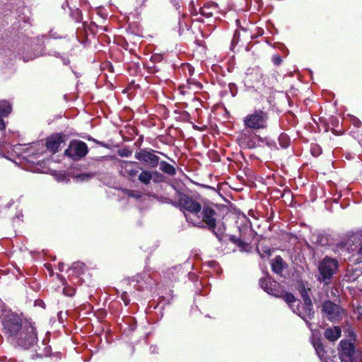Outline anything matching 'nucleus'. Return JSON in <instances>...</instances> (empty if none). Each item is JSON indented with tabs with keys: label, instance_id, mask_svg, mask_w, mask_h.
<instances>
[{
	"label": "nucleus",
	"instance_id": "f257e3e1",
	"mask_svg": "<svg viewBox=\"0 0 362 362\" xmlns=\"http://www.w3.org/2000/svg\"><path fill=\"white\" fill-rule=\"evenodd\" d=\"M178 204L182 211H187L185 216L188 223L200 228H207L219 241L223 240L226 226L223 223H217L218 214L211 204L201 202L192 196L181 193Z\"/></svg>",
	"mask_w": 362,
	"mask_h": 362
},
{
	"label": "nucleus",
	"instance_id": "f03ea898",
	"mask_svg": "<svg viewBox=\"0 0 362 362\" xmlns=\"http://www.w3.org/2000/svg\"><path fill=\"white\" fill-rule=\"evenodd\" d=\"M13 343L28 349L36 344L37 341V331L30 322H24V327L10 339Z\"/></svg>",
	"mask_w": 362,
	"mask_h": 362
},
{
	"label": "nucleus",
	"instance_id": "7ed1b4c3",
	"mask_svg": "<svg viewBox=\"0 0 362 362\" xmlns=\"http://www.w3.org/2000/svg\"><path fill=\"white\" fill-rule=\"evenodd\" d=\"M6 334L11 339L24 327V322L20 315L11 310H4L1 316Z\"/></svg>",
	"mask_w": 362,
	"mask_h": 362
},
{
	"label": "nucleus",
	"instance_id": "20e7f679",
	"mask_svg": "<svg viewBox=\"0 0 362 362\" xmlns=\"http://www.w3.org/2000/svg\"><path fill=\"white\" fill-rule=\"evenodd\" d=\"M338 267L339 262L336 259L325 257L319 262L317 267L319 276L317 280L325 285L329 284Z\"/></svg>",
	"mask_w": 362,
	"mask_h": 362
},
{
	"label": "nucleus",
	"instance_id": "39448f33",
	"mask_svg": "<svg viewBox=\"0 0 362 362\" xmlns=\"http://www.w3.org/2000/svg\"><path fill=\"white\" fill-rule=\"evenodd\" d=\"M339 356L341 362H362V351L347 340L339 343Z\"/></svg>",
	"mask_w": 362,
	"mask_h": 362
},
{
	"label": "nucleus",
	"instance_id": "423d86ee",
	"mask_svg": "<svg viewBox=\"0 0 362 362\" xmlns=\"http://www.w3.org/2000/svg\"><path fill=\"white\" fill-rule=\"evenodd\" d=\"M268 115L262 110H256L244 118L245 127L252 129H265L267 127Z\"/></svg>",
	"mask_w": 362,
	"mask_h": 362
},
{
	"label": "nucleus",
	"instance_id": "0eeeda50",
	"mask_svg": "<svg viewBox=\"0 0 362 362\" xmlns=\"http://www.w3.org/2000/svg\"><path fill=\"white\" fill-rule=\"evenodd\" d=\"M322 316L331 322H339L343 317L344 310L331 300H325L322 304Z\"/></svg>",
	"mask_w": 362,
	"mask_h": 362
},
{
	"label": "nucleus",
	"instance_id": "6e6552de",
	"mask_svg": "<svg viewBox=\"0 0 362 362\" xmlns=\"http://www.w3.org/2000/svg\"><path fill=\"white\" fill-rule=\"evenodd\" d=\"M156 152L151 148H141L135 152L134 158L144 165L155 168L160 162V158L155 154Z\"/></svg>",
	"mask_w": 362,
	"mask_h": 362
},
{
	"label": "nucleus",
	"instance_id": "1a4fd4ad",
	"mask_svg": "<svg viewBox=\"0 0 362 362\" xmlns=\"http://www.w3.org/2000/svg\"><path fill=\"white\" fill-rule=\"evenodd\" d=\"M88 152V148L85 142L74 140L70 142L64 153L73 160H78L86 156Z\"/></svg>",
	"mask_w": 362,
	"mask_h": 362
},
{
	"label": "nucleus",
	"instance_id": "9d476101",
	"mask_svg": "<svg viewBox=\"0 0 362 362\" xmlns=\"http://www.w3.org/2000/svg\"><path fill=\"white\" fill-rule=\"evenodd\" d=\"M310 288H306L303 283H300L298 285V291L300 294L301 298L303 300V305L302 308L305 309V313L306 315V320H312L315 315V311L312 300L310 299L309 291Z\"/></svg>",
	"mask_w": 362,
	"mask_h": 362
},
{
	"label": "nucleus",
	"instance_id": "9b49d317",
	"mask_svg": "<svg viewBox=\"0 0 362 362\" xmlns=\"http://www.w3.org/2000/svg\"><path fill=\"white\" fill-rule=\"evenodd\" d=\"M284 299L291 308L293 312L300 317L305 322L307 326L310 327L311 326V323L306 320L305 313H303L300 310V302L296 300L295 296L292 293H286L284 296Z\"/></svg>",
	"mask_w": 362,
	"mask_h": 362
},
{
	"label": "nucleus",
	"instance_id": "f8f14e48",
	"mask_svg": "<svg viewBox=\"0 0 362 362\" xmlns=\"http://www.w3.org/2000/svg\"><path fill=\"white\" fill-rule=\"evenodd\" d=\"M132 281H136V284L134 285L137 290L141 291L145 288H151L153 285L154 281L147 271H144L141 274H137L132 278Z\"/></svg>",
	"mask_w": 362,
	"mask_h": 362
},
{
	"label": "nucleus",
	"instance_id": "ddd939ff",
	"mask_svg": "<svg viewBox=\"0 0 362 362\" xmlns=\"http://www.w3.org/2000/svg\"><path fill=\"white\" fill-rule=\"evenodd\" d=\"M135 164L136 162L119 160V174L129 179L134 177L138 173V170L134 167Z\"/></svg>",
	"mask_w": 362,
	"mask_h": 362
},
{
	"label": "nucleus",
	"instance_id": "4468645a",
	"mask_svg": "<svg viewBox=\"0 0 362 362\" xmlns=\"http://www.w3.org/2000/svg\"><path fill=\"white\" fill-rule=\"evenodd\" d=\"M259 286L267 293L274 296H279L280 291L278 289V284L270 278L260 279Z\"/></svg>",
	"mask_w": 362,
	"mask_h": 362
},
{
	"label": "nucleus",
	"instance_id": "2eb2a0df",
	"mask_svg": "<svg viewBox=\"0 0 362 362\" xmlns=\"http://www.w3.org/2000/svg\"><path fill=\"white\" fill-rule=\"evenodd\" d=\"M63 142L61 135L54 134L47 139L46 146L52 153L58 151L60 144Z\"/></svg>",
	"mask_w": 362,
	"mask_h": 362
},
{
	"label": "nucleus",
	"instance_id": "dca6fc26",
	"mask_svg": "<svg viewBox=\"0 0 362 362\" xmlns=\"http://www.w3.org/2000/svg\"><path fill=\"white\" fill-rule=\"evenodd\" d=\"M324 335L329 341H335L341 336V328L339 326L327 328L325 330Z\"/></svg>",
	"mask_w": 362,
	"mask_h": 362
},
{
	"label": "nucleus",
	"instance_id": "f3484780",
	"mask_svg": "<svg viewBox=\"0 0 362 362\" xmlns=\"http://www.w3.org/2000/svg\"><path fill=\"white\" fill-rule=\"evenodd\" d=\"M153 175H156V177H161V175L158 171L151 172L145 170H142V172L139 174L138 179L141 183L148 185L150 184Z\"/></svg>",
	"mask_w": 362,
	"mask_h": 362
},
{
	"label": "nucleus",
	"instance_id": "a211bd4d",
	"mask_svg": "<svg viewBox=\"0 0 362 362\" xmlns=\"http://www.w3.org/2000/svg\"><path fill=\"white\" fill-rule=\"evenodd\" d=\"M272 269L274 272L281 274L284 269V262L280 256H276L272 263Z\"/></svg>",
	"mask_w": 362,
	"mask_h": 362
},
{
	"label": "nucleus",
	"instance_id": "6ab92c4d",
	"mask_svg": "<svg viewBox=\"0 0 362 362\" xmlns=\"http://www.w3.org/2000/svg\"><path fill=\"white\" fill-rule=\"evenodd\" d=\"M160 170L165 174L173 176L176 174L175 168L165 160H161L158 163Z\"/></svg>",
	"mask_w": 362,
	"mask_h": 362
},
{
	"label": "nucleus",
	"instance_id": "aec40b11",
	"mask_svg": "<svg viewBox=\"0 0 362 362\" xmlns=\"http://www.w3.org/2000/svg\"><path fill=\"white\" fill-rule=\"evenodd\" d=\"M313 347L315 349V351L318 356V357L320 358L322 361H326V357H325V351L324 349L323 345L320 340L316 339L314 340L313 342Z\"/></svg>",
	"mask_w": 362,
	"mask_h": 362
},
{
	"label": "nucleus",
	"instance_id": "412c9836",
	"mask_svg": "<svg viewBox=\"0 0 362 362\" xmlns=\"http://www.w3.org/2000/svg\"><path fill=\"white\" fill-rule=\"evenodd\" d=\"M11 109V105L8 101H0V117L8 116Z\"/></svg>",
	"mask_w": 362,
	"mask_h": 362
},
{
	"label": "nucleus",
	"instance_id": "4be33fe9",
	"mask_svg": "<svg viewBox=\"0 0 362 362\" xmlns=\"http://www.w3.org/2000/svg\"><path fill=\"white\" fill-rule=\"evenodd\" d=\"M216 5H205L199 8V13L202 16L206 18H209L213 16L214 11L216 10Z\"/></svg>",
	"mask_w": 362,
	"mask_h": 362
},
{
	"label": "nucleus",
	"instance_id": "5701e85b",
	"mask_svg": "<svg viewBox=\"0 0 362 362\" xmlns=\"http://www.w3.org/2000/svg\"><path fill=\"white\" fill-rule=\"evenodd\" d=\"M278 141H279V145L284 148H286L288 147L289 144H290V138L289 136L285 134V133H281L279 136V139H278Z\"/></svg>",
	"mask_w": 362,
	"mask_h": 362
},
{
	"label": "nucleus",
	"instance_id": "b1692460",
	"mask_svg": "<svg viewBox=\"0 0 362 362\" xmlns=\"http://www.w3.org/2000/svg\"><path fill=\"white\" fill-rule=\"evenodd\" d=\"M230 240L238 245L239 247H240L243 250H245L247 247V243L244 242L240 238H236L235 235H230Z\"/></svg>",
	"mask_w": 362,
	"mask_h": 362
},
{
	"label": "nucleus",
	"instance_id": "393cba45",
	"mask_svg": "<svg viewBox=\"0 0 362 362\" xmlns=\"http://www.w3.org/2000/svg\"><path fill=\"white\" fill-rule=\"evenodd\" d=\"M350 240L353 243H359L357 252L358 255L362 258V241H361V235L358 234L354 235L353 236H351Z\"/></svg>",
	"mask_w": 362,
	"mask_h": 362
},
{
	"label": "nucleus",
	"instance_id": "a878e982",
	"mask_svg": "<svg viewBox=\"0 0 362 362\" xmlns=\"http://www.w3.org/2000/svg\"><path fill=\"white\" fill-rule=\"evenodd\" d=\"M83 267L84 264L83 263L74 262L72 264V267L69 269V270H73L76 274L78 275L83 272Z\"/></svg>",
	"mask_w": 362,
	"mask_h": 362
},
{
	"label": "nucleus",
	"instance_id": "bb28decb",
	"mask_svg": "<svg viewBox=\"0 0 362 362\" xmlns=\"http://www.w3.org/2000/svg\"><path fill=\"white\" fill-rule=\"evenodd\" d=\"M118 156L121 157H129L132 154V151L129 148H124L118 150L117 151Z\"/></svg>",
	"mask_w": 362,
	"mask_h": 362
},
{
	"label": "nucleus",
	"instance_id": "cd10ccee",
	"mask_svg": "<svg viewBox=\"0 0 362 362\" xmlns=\"http://www.w3.org/2000/svg\"><path fill=\"white\" fill-rule=\"evenodd\" d=\"M313 237L315 238L316 243H319L321 245H325L327 243V239L322 234H317L316 235H313Z\"/></svg>",
	"mask_w": 362,
	"mask_h": 362
},
{
	"label": "nucleus",
	"instance_id": "c85d7f7f",
	"mask_svg": "<svg viewBox=\"0 0 362 362\" xmlns=\"http://www.w3.org/2000/svg\"><path fill=\"white\" fill-rule=\"evenodd\" d=\"M63 293L65 296L71 297L75 293V288L69 286H65L63 289Z\"/></svg>",
	"mask_w": 362,
	"mask_h": 362
},
{
	"label": "nucleus",
	"instance_id": "c756f323",
	"mask_svg": "<svg viewBox=\"0 0 362 362\" xmlns=\"http://www.w3.org/2000/svg\"><path fill=\"white\" fill-rule=\"evenodd\" d=\"M5 202L3 199L0 198V210L6 209L13 204V202L12 200H10L8 203L5 204Z\"/></svg>",
	"mask_w": 362,
	"mask_h": 362
},
{
	"label": "nucleus",
	"instance_id": "7c9ffc66",
	"mask_svg": "<svg viewBox=\"0 0 362 362\" xmlns=\"http://www.w3.org/2000/svg\"><path fill=\"white\" fill-rule=\"evenodd\" d=\"M93 177V174L90 173H81L77 176V179L81 181L88 180Z\"/></svg>",
	"mask_w": 362,
	"mask_h": 362
},
{
	"label": "nucleus",
	"instance_id": "2f4dec72",
	"mask_svg": "<svg viewBox=\"0 0 362 362\" xmlns=\"http://www.w3.org/2000/svg\"><path fill=\"white\" fill-rule=\"evenodd\" d=\"M272 62L275 65H279L282 62L281 56L279 54L274 55L272 57Z\"/></svg>",
	"mask_w": 362,
	"mask_h": 362
},
{
	"label": "nucleus",
	"instance_id": "473e14b6",
	"mask_svg": "<svg viewBox=\"0 0 362 362\" xmlns=\"http://www.w3.org/2000/svg\"><path fill=\"white\" fill-rule=\"evenodd\" d=\"M348 333H349V337L350 338V339L355 341L356 340V334L355 332L353 329H349L348 331Z\"/></svg>",
	"mask_w": 362,
	"mask_h": 362
},
{
	"label": "nucleus",
	"instance_id": "72a5a7b5",
	"mask_svg": "<svg viewBox=\"0 0 362 362\" xmlns=\"http://www.w3.org/2000/svg\"><path fill=\"white\" fill-rule=\"evenodd\" d=\"M127 194H128V196L129 197H133V198H135L136 199H139V198L141 197V195L140 194H138V193H136V192H131V191H129Z\"/></svg>",
	"mask_w": 362,
	"mask_h": 362
},
{
	"label": "nucleus",
	"instance_id": "f704fd0d",
	"mask_svg": "<svg viewBox=\"0 0 362 362\" xmlns=\"http://www.w3.org/2000/svg\"><path fill=\"white\" fill-rule=\"evenodd\" d=\"M122 300L124 301V304L127 305L129 303V299L128 298L127 293L126 292L123 293L121 296Z\"/></svg>",
	"mask_w": 362,
	"mask_h": 362
},
{
	"label": "nucleus",
	"instance_id": "c9c22d12",
	"mask_svg": "<svg viewBox=\"0 0 362 362\" xmlns=\"http://www.w3.org/2000/svg\"><path fill=\"white\" fill-rule=\"evenodd\" d=\"M353 124L357 127H359L361 124V122L356 117H354L352 119Z\"/></svg>",
	"mask_w": 362,
	"mask_h": 362
},
{
	"label": "nucleus",
	"instance_id": "e433bc0d",
	"mask_svg": "<svg viewBox=\"0 0 362 362\" xmlns=\"http://www.w3.org/2000/svg\"><path fill=\"white\" fill-rule=\"evenodd\" d=\"M5 128H6V124L4 122V120L2 119V117H0V131L1 132L4 131Z\"/></svg>",
	"mask_w": 362,
	"mask_h": 362
},
{
	"label": "nucleus",
	"instance_id": "4c0bfd02",
	"mask_svg": "<svg viewBox=\"0 0 362 362\" xmlns=\"http://www.w3.org/2000/svg\"><path fill=\"white\" fill-rule=\"evenodd\" d=\"M158 349L156 346H151L150 347V352L151 354H157L158 351Z\"/></svg>",
	"mask_w": 362,
	"mask_h": 362
},
{
	"label": "nucleus",
	"instance_id": "58836bf2",
	"mask_svg": "<svg viewBox=\"0 0 362 362\" xmlns=\"http://www.w3.org/2000/svg\"><path fill=\"white\" fill-rule=\"evenodd\" d=\"M264 252H265L267 255H270V249L269 247L265 248V250H264Z\"/></svg>",
	"mask_w": 362,
	"mask_h": 362
},
{
	"label": "nucleus",
	"instance_id": "ea45409f",
	"mask_svg": "<svg viewBox=\"0 0 362 362\" xmlns=\"http://www.w3.org/2000/svg\"><path fill=\"white\" fill-rule=\"evenodd\" d=\"M21 217H23V214L21 212L17 213L16 215V218L18 220H20Z\"/></svg>",
	"mask_w": 362,
	"mask_h": 362
},
{
	"label": "nucleus",
	"instance_id": "a19ab883",
	"mask_svg": "<svg viewBox=\"0 0 362 362\" xmlns=\"http://www.w3.org/2000/svg\"><path fill=\"white\" fill-rule=\"evenodd\" d=\"M63 267H64V264L63 263H59V271H61V272L63 271Z\"/></svg>",
	"mask_w": 362,
	"mask_h": 362
},
{
	"label": "nucleus",
	"instance_id": "79ce46f5",
	"mask_svg": "<svg viewBox=\"0 0 362 362\" xmlns=\"http://www.w3.org/2000/svg\"><path fill=\"white\" fill-rule=\"evenodd\" d=\"M303 305V304H302V305H301V304L300 303V310L303 313H305V309H304L303 308H302V305Z\"/></svg>",
	"mask_w": 362,
	"mask_h": 362
},
{
	"label": "nucleus",
	"instance_id": "37998d69",
	"mask_svg": "<svg viewBox=\"0 0 362 362\" xmlns=\"http://www.w3.org/2000/svg\"><path fill=\"white\" fill-rule=\"evenodd\" d=\"M192 14L193 16H197L198 14V13L194 10V11H192Z\"/></svg>",
	"mask_w": 362,
	"mask_h": 362
}]
</instances>
